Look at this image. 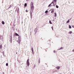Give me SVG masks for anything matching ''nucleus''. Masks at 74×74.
Returning <instances> with one entry per match:
<instances>
[{
  "instance_id": "a878e982",
  "label": "nucleus",
  "mask_w": 74,
  "mask_h": 74,
  "mask_svg": "<svg viewBox=\"0 0 74 74\" xmlns=\"http://www.w3.org/2000/svg\"><path fill=\"white\" fill-rule=\"evenodd\" d=\"M51 28H52V29L53 30V27H51Z\"/></svg>"
},
{
  "instance_id": "2eb2a0df",
  "label": "nucleus",
  "mask_w": 74,
  "mask_h": 74,
  "mask_svg": "<svg viewBox=\"0 0 74 74\" xmlns=\"http://www.w3.org/2000/svg\"><path fill=\"white\" fill-rule=\"evenodd\" d=\"M69 29H71V25H69Z\"/></svg>"
},
{
  "instance_id": "58836bf2",
  "label": "nucleus",
  "mask_w": 74,
  "mask_h": 74,
  "mask_svg": "<svg viewBox=\"0 0 74 74\" xmlns=\"http://www.w3.org/2000/svg\"><path fill=\"white\" fill-rule=\"evenodd\" d=\"M26 0V1H27V0Z\"/></svg>"
},
{
  "instance_id": "7c9ffc66",
  "label": "nucleus",
  "mask_w": 74,
  "mask_h": 74,
  "mask_svg": "<svg viewBox=\"0 0 74 74\" xmlns=\"http://www.w3.org/2000/svg\"><path fill=\"white\" fill-rule=\"evenodd\" d=\"M71 18H70L69 19V20H71Z\"/></svg>"
},
{
  "instance_id": "9b49d317",
  "label": "nucleus",
  "mask_w": 74,
  "mask_h": 74,
  "mask_svg": "<svg viewBox=\"0 0 74 74\" xmlns=\"http://www.w3.org/2000/svg\"><path fill=\"white\" fill-rule=\"evenodd\" d=\"M12 36H10V40L11 41H12Z\"/></svg>"
},
{
  "instance_id": "79ce46f5",
  "label": "nucleus",
  "mask_w": 74,
  "mask_h": 74,
  "mask_svg": "<svg viewBox=\"0 0 74 74\" xmlns=\"http://www.w3.org/2000/svg\"><path fill=\"white\" fill-rule=\"evenodd\" d=\"M41 48H42V47H41Z\"/></svg>"
},
{
  "instance_id": "f704fd0d",
  "label": "nucleus",
  "mask_w": 74,
  "mask_h": 74,
  "mask_svg": "<svg viewBox=\"0 0 74 74\" xmlns=\"http://www.w3.org/2000/svg\"><path fill=\"white\" fill-rule=\"evenodd\" d=\"M3 74H4V73H3Z\"/></svg>"
},
{
  "instance_id": "1a4fd4ad",
  "label": "nucleus",
  "mask_w": 74,
  "mask_h": 74,
  "mask_svg": "<svg viewBox=\"0 0 74 74\" xmlns=\"http://www.w3.org/2000/svg\"><path fill=\"white\" fill-rule=\"evenodd\" d=\"M70 22V20H68V21H67L66 22V23H68Z\"/></svg>"
},
{
  "instance_id": "c9c22d12",
  "label": "nucleus",
  "mask_w": 74,
  "mask_h": 74,
  "mask_svg": "<svg viewBox=\"0 0 74 74\" xmlns=\"http://www.w3.org/2000/svg\"><path fill=\"white\" fill-rule=\"evenodd\" d=\"M18 9H19V8H18Z\"/></svg>"
},
{
  "instance_id": "423d86ee",
  "label": "nucleus",
  "mask_w": 74,
  "mask_h": 74,
  "mask_svg": "<svg viewBox=\"0 0 74 74\" xmlns=\"http://www.w3.org/2000/svg\"><path fill=\"white\" fill-rule=\"evenodd\" d=\"M32 53L33 55V54L34 53V52H33L34 50H33V48H32Z\"/></svg>"
},
{
  "instance_id": "5701e85b",
  "label": "nucleus",
  "mask_w": 74,
  "mask_h": 74,
  "mask_svg": "<svg viewBox=\"0 0 74 74\" xmlns=\"http://www.w3.org/2000/svg\"><path fill=\"white\" fill-rule=\"evenodd\" d=\"M53 12H54V11H53V10H52V11L51 12V13H52Z\"/></svg>"
},
{
  "instance_id": "b1692460",
  "label": "nucleus",
  "mask_w": 74,
  "mask_h": 74,
  "mask_svg": "<svg viewBox=\"0 0 74 74\" xmlns=\"http://www.w3.org/2000/svg\"><path fill=\"white\" fill-rule=\"evenodd\" d=\"M53 52L54 53H55V52H56V51L55 50H54L53 51Z\"/></svg>"
},
{
  "instance_id": "a211bd4d",
  "label": "nucleus",
  "mask_w": 74,
  "mask_h": 74,
  "mask_svg": "<svg viewBox=\"0 0 74 74\" xmlns=\"http://www.w3.org/2000/svg\"><path fill=\"white\" fill-rule=\"evenodd\" d=\"M6 66H8V63H6Z\"/></svg>"
},
{
  "instance_id": "e433bc0d",
  "label": "nucleus",
  "mask_w": 74,
  "mask_h": 74,
  "mask_svg": "<svg viewBox=\"0 0 74 74\" xmlns=\"http://www.w3.org/2000/svg\"><path fill=\"white\" fill-rule=\"evenodd\" d=\"M26 67H27V66H26Z\"/></svg>"
},
{
  "instance_id": "bb28decb",
  "label": "nucleus",
  "mask_w": 74,
  "mask_h": 74,
  "mask_svg": "<svg viewBox=\"0 0 74 74\" xmlns=\"http://www.w3.org/2000/svg\"><path fill=\"white\" fill-rule=\"evenodd\" d=\"M52 3H53V1H52V2L51 3V4H52Z\"/></svg>"
},
{
  "instance_id": "4468645a",
  "label": "nucleus",
  "mask_w": 74,
  "mask_h": 74,
  "mask_svg": "<svg viewBox=\"0 0 74 74\" xmlns=\"http://www.w3.org/2000/svg\"><path fill=\"white\" fill-rule=\"evenodd\" d=\"M12 7V6L11 5H10L9 7L8 8V9H9V8H11V7Z\"/></svg>"
},
{
  "instance_id": "412c9836",
  "label": "nucleus",
  "mask_w": 74,
  "mask_h": 74,
  "mask_svg": "<svg viewBox=\"0 0 74 74\" xmlns=\"http://www.w3.org/2000/svg\"><path fill=\"white\" fill-rule=\"evenodd\" d=\"M51 3L50 4H49L48 6L49 7H50V6H51Z\"/></svg>"
},
{
  "instance_id": "ea45409f",
  "label": "nucleus",
  "mask_w": 74,
  "mask_h": 74,
  "mask_svg": "<svg viewBox=\"0 0 74 74\" xmlns=\"http://www.w3.org/2000/svg\"><path fill=\"white\" fill-rule=\"evenodd\" d=\"M51 6H52V5H51Z\"/></svg>"
},
{
  "instance_id": "cd10ccee",
  "label": "nucleus",
  "mask_w": 74,
  "mask_h": 74,
  "mask_svg": "<svg viewBox=\"0 0 74 74\" xmlns=\"http://www.w3.org/2000/svg\"><path fill=\"white\" fill-rule=\"evenodd\" d=\"M72 27L74 28V25L72 26Z\"/></svg>"
},
{
  "instance_id": "473e14b6",
  "label": "nucleus",
  "mask_w": 74,
  "mask_h": 74,
  "mask_svg": "<svg viewBox=\"0 0 74 74\" xmlns=\"http://www.w3.org/2000/svg\"><path fill=\"white\" fill-rule=\"evenodd\" d=\"M16 54H17V52H16Z\"/></svg>"
},
{
  "instance_id": "72a5a7b5",
  "label": "nucleus",
  "mask_w": 74,
  "mask_h": 74,
  "mask_svg": "<svg viewBox=\"0 0 74 74\" xmlns=\"http://www.w3.org/2000/svg\"><path fill=\"white\" fill-rule=\"evenodd\" d=\"M28 53H29V52H28Z\"/></svg>"
},
{
  "instance_id": "c756f323",
  "label": "nucleus",
  "mask_w": 74,
  "mask_h": 74,
  "mask_svg": "<svg viewBox=\"0 0 74 74\" xmlns=\"http://www.w3.org/2000/svg\"><path fill=\"white\" fill-rule=\"evenodd\" d=\"M63 47H62V48H61V49H63Z\"/></svg>"
},
{
  "instance_id": "ddd939ff",
  "label": "nucleus",
  "mask_w": 74,
  "mask_h": 74,
  "mask_svg": "<svg viewBox=\"0 0 74 74\" xmlns=\"http://www.w3.org/2000/svg\"><path fill=\"white\" fill-rule=\"evenodd\" d=\"M49 23H50V24H52V22H51V20H50L49 21Z\"/></svg>"
},
{
  "instance_id": "7ed1b4c3",
  "label": "nucleus",
  "mask_w": 74,
  "mask_h": 74,
  "mask_svg": "<svg viewBox=\"0 0 74 74\" xmlns=\"http://www.w3.org/2000/svg\"><path fill=\"white\" fill-rule=\"evenodd\" d=\"M18 43L19 45V44H20V43H21V37L19 36H18Z\"/></svg>"
},
{
  "instance_id": "6ab92c4d",
  "label": "nucleus",
  "mask_w": 74,
  "mask_h": 74,
  "mask_svg": "<svg viewBox=\"0 0 74 74\" xmlns=\"http://www.w3.org/2000/svg\"><path fill=\"white\" fill-rule=\"evenodd\" d=\"M56 1H57V0H54V2L56 3Z\"/></svg>"
},
{
  "instance_id": "39448f33",
  "label": "nucleus",
  "mask_w": 74,
  "mask_h": 74,
  "mask_svg": "<svg viewBox=\"0 0 74 74\" xmlns=\"http://www.w3.org/2000/svg\"><path fill=\"white\" fill-rule=\"evenodd\" d=\"M56 68L57 69V70H59V69H60V66H57L56 67Z\"/></svg>"
},
{
  "instance_id": "c85d7f7f",
  "label": "nucleus",
  "mask_w": 74,
  "mask_h": 74,
  "mask_svg": "<svg viewBox=\"0 0 74 74\" xmlns=\"http://www.w3.org/2000/svg\"><path fill=\"white\" fill-rule=\"evenodd\" d=\"M60 49H62L60 48V49H58V50H60Z\"/></svg>"
},
{
  "instance_id": "f8f14e48",
  "label": "nucleus",
  "mask_w": 74,
  "mask_h": 74,
  "mask_svg": "<svg viewBox=\"0 0 74 74\" xmlns=\"http://www.w3.org/2000/svg\"><path fill=\"white\" fill-rule=\"evenodd\" d=\"M2 47V44H1L0 45V49H1V48Z\"/></svg>"
},
{
  "instance_id": "f03ea898",
  "label": "nucleus",
  "mask_w": 74,
  "mask_h": 74,
  "mask_svg": "<svg viewBox=\"0 0 74 74\" xmlns=\"http://www.w3.org/2000/svg\"><path fill=\"white\" fill-rule=\"evenodd\" d=\"M26 64L27 66L29 67V66L30 65V63L29 62V60L28 59L27 61Z\"/></svg>"
},
{
  "instance_id": "f257e3e1",
  "label": "nucleus",
  "mask_w": 74,
  "mask_h": 74,
  "mask_svg": "<svg viewBox=\"0 0 74 74\" xmlns=\"http://www.w3.org/2000/svg\"><path fill=\"white\" fill-rule=\"evenodd\" d=\"M31 7V10L30 11V14L31 15V18H32V12H33V10H34V5H33V2H31V5H30Z\"/></svg>"
},
{
  "instance_id": "9d476101",
  "label": "nucleus",
  "mask_w": 74,
  "mask_h": 74,
  "mask_svg": "<svg viewBox=\"0 0 74 74\" xmlns=\"http://www.w3.org/2000/svg\"><path fill=\"white\" fill-rule=\"evenodd\" d=\"M15 34L16 35V36H19V35H18V34H17V33H15Z\"/></svg>"
},
{
  "instance_id": "f3484780",
  "label": "nucleus",
  "mask_w": 74,
  "mask_h": 74,
  "mask_svg": "<svg viewBox=\"0 0 74 74\" xmlns=\"http://www.w3.org/2000/svg\"><path fill=\"white\" fill-rule=\"evenodd\" d=\"M69 34H71L72 33V31H70L69 32Z\"/></svg>"
},
{
  "instance_id": "393cba45",
  "label": "nucleus",
  "mask_w": 74,
  "mask_h": 74,
  "mask_svg": "<svg viewBox=\"0 0 74 74\" xmlns=\"http://www.w3.org/2000/svg\"><path fill=\"white\" fill-rule=\"evenodd\" d=\"M25 12H28V11H27V10H26L25 11Z\"/></svg>"
},
{
  "instance_id": "2f4dec72",
  "label": "nucleus",
  "mask_w": 74,
  "mask_h": 74,
  "mask_svg": "<svg viewBox=\"0 0 74 74\" xmlns=\"http://www.w3.org/2000/svg\"><path fill=\"white\" fill-rule=\"evenodd\" d=\"M17 42H18V40H17Z\"/></svg>"
},
{
  "instance_id": "aec40b11",
  "label": "nucleus",
  "mask_w": 74,
  "mask_h": 74,
  "mask_svg": "<svg viewBox=\"0 0 74 74\" xmlns=\"http://www.w3.org/2000/svg\"><path fill=\"white\" fill-rule=\"evenodd\" d=\"M56 8H59V6H58V5H56Z\"/></svg>"
},
{
  "instance_id": "20e7f679",
  "label": "nucleus",
  "mask_w": 74,
  "mask_h": 74,
  "mask_svg": "<svg viewBox=\"0 0 74 74\" xmlns=\"http://www.w3.org/2000/svg\"><path fill=\"white\" fill-rule=\"evenodd\" d=\"M37 28H36L35 29L34 31L35 32V34H36V32H37Z\"/></svg>"
},
{
  "instance_id": "0eeeda50",
  "label": "nucleus",
  "mask_w": 74,
  "mask_h": 74,
  "mask_svg": "<svg viewBox=\"0 0 74 74\" xmlns=\"http://www.w3.org/2000/svg\"><path fill=\"white\" fill-rule=\"evenodd\" d=\"M54 14H55V15H54L55 17H56V16H57V14H56V13H55Z\"/></svg>"
},
{
  "instance_id": "4c0bfd02",
  "label": "nucleus",
  "mask_w": 74,
  "mask_h": 74,
  "mask_svg": "<svg viewBox=\"0 0 74 74\" xmlns=\"http://www.w3.org/2000/svg\"><path fill=\"white\" fill-rule=\"evenodd\" d=\"M39 62H40V60H39Z\"/></svg>"
},
{
  "instance_id": "dca6fc26",
  "label": "nucleus",
  "mask_w": 74,
  "mask_h": 74,
  "mask_svg": "<svg viewBox=\"0 0 74 74\" xmlns=\"http://www.w3.org/2000/svg\"><path fill=\"white\" fill-rule=\"evenodd\" d=\"M27 6V3H25L24 4V6L25 7H26V6Z\"/></svg>"
},
{
  "instance_id": "a19ab883",
  "label": "nucleus",
  "mask_w": 74,
  "mask_h": 74,
  "mask_svg": "<svg viewBox=\"0 0 74 74\" xmlns=\"http://www.w3.org/2000/svg\"><path fill=\"white\" fill-rule=\"evenodd\" d=\"M53 6H54V5H53Z\"/></svg>"
},
{
  "instance_id": "6e6552de",
  "label": "nucleus",
  "mask_w": 74,
  "mask_h": 74,
  "mask_svg": "<svg viewBox=\"0 0 74 74\" xmlns=\"http://www.w3.org/2000/svg\"><path fill=\"white\" fill-rule=\"evenodd\" d=\"M2 23L3 24V25H4V24H5V23L4 22V21H2Z\"/></svg>"
},
{
  "instance_id": "4be33fe9",
  "label": "nucleus",
  "mask_w": 74,
  "mask_h": 74,
  "mask_svg": "<svg viewBox=\"0 0 74 74\" xmlns=\"http://www.w3.org/2000/svg\"><path fill=\"white\" fill-rule=\"evenodd\" d=\"M45 13H48V10H46L45 12Z\"/></svg>"
}]
</instances>
